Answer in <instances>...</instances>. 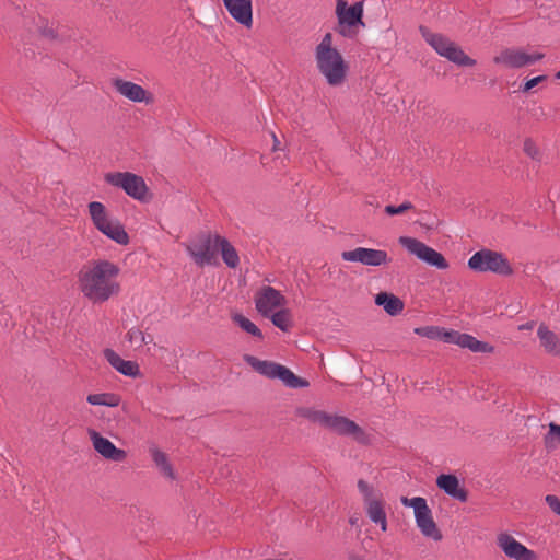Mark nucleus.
I'll list each match as a JSON object with an SVG mask.
<instances>
[{"instance_id": "f257e3e1", "label": "nucleus", "mask_w": 560, "mask_h": 560, "mask_svg": "<svg viewBox=\"0 0 560 560\" xmlns=\"http://www.w3.org/2000/svg\"><path fill=\"white\" fill-rule=\"evenodd\" d=\"M120 268L107 259L91 260L78 272L79 290L93 304H101L120 292Z\"/></svg>"}, {"instance_id": "f03ea898", "label": "nucleus", "mask_w": 560, "mask_h": 560, "mask_svg": "<svg viewBox=\"0 0 560 560\" xmlns=\"http://www.w3.org/2000/svg\"><path fill=\"white\" fill-rule=\"evenodd\" d=\"M315 61L319 73L331 86L341 85L347 77L348 65L342 55L332 46V35L326 33L315 47Z\"/></svg>"}, {"instance_id": "7ed1b4c3", "label": "nucleus", "mask_w": 560, "mask_h": 560, "mask_svg": "<svg viewBox=\"0 0 560 560\" xmlns=\"http://www.w3.org/2000/svg\"><path fill=\"white\" fill-rule=\"evenodd\" d=\"M296 412L300 417L307 419L310 422L319 424L339 435L351 436L361 444L369 443V436L365 431L345 416L332 415L310 407L299 408Z\"/></svg>"}, {"instance_id": "20e7f679", "label": "nucleus", "mask_w": 560, "mask_h": 560, "mask_svg": "<svg viewBox=\"0 0 560 560\" xmlns=\"http://www.w3.org/2000/svg\"><path fill=\"white\" fill-rule=\"evenodd\" d=\"M419 31L427 44L441 57L459 67H472L476 65L475 59L466 55L457 44L443 34L433 33L425 26H420Z\"/></svg>"}, {"instance_id": "39448f33", "label": "nucleus", "mask_w": 560, "mask_h": 560, "mask_svg": "<svg viewBox=\"0 0 560 560\" xmlns=\"http://www.w3.org/2000/svg\"><path fill=\"white\" fill-rule=\"evenodd\" d=\"M336 32L345 38H354L361 27H365L363 21L364 1H357L348 5L346 0L336 2Z\"/></svg>"}, {"instance_id": "423d86ee", "label": "nucleus", "mask_w": 560, "mask_h": 560, "mask_svg": "<svg viewBox=\"0 0 560 560\" xmlns=\"http://www.w3.org/2000/svg\"><path fill=\"white\" fill-rule=\"evenodd\" d=\"M244 361L259 374L270 380L278 378L289 388H304L310 385L307 380L295 375L289 368L273 361L260 360L250 354H245Z\"/></svg>"}, {"instance_id": "0eeeda50", "label": "nucleus", "mask_w": 560, "mask_h": 560, "mask_svg": "<svg viewBox=\"0 0 560 560\" xmlns=\"http://www.w3.org/2000/svg\"><path fill=\"white\" fill-rule=\"evenodd\" d=\"M89 212L94 226L119 245L129 243V235L118 220L108 218L105 206L100 201L89 203Z\"/></svg>"}, {"instance_id": "6e6552de", "label": "nucleus", "mask_w": 560, "mask_h": 560, "mask_svg": "<svg viewBox=\"0 0 560 560\" xmlns=\"http://www.w3.org/2000/svg\"><path fill=\"white\" fill-rule=\"evenodd\" d=\"M468 267L478 272H493L510 276L513 269L502 253L491 249H480L468 259Z\"/></svg>"}, {"instance_id": "1a4fd4ad", "label": "nucleus", "mask_w": 560, "mask_h": 560, "mask_svg": "<svg viewBox=\"0 0 560 560\" xmlns=\"http://www.w3.org/2000/svg\"><path fill=\"white\" fill-rule=\"evenodd\" d=\"M401 503L405 506H410L415 511V520L418 528L424 537L431 538L434 541H440L443 538L441 530L432 516V511L429 508L427 500L421 497L401 498Z\"/></svg>"}, {"instance_id": "9d476101", "label": "nucleus", "mask_w": 560, "mask_h": 560, "mask_svg": "<svg viewBox=\"0 0 560 560\" xmlns=\"http://www.w3.org/2000/svg\"><path fill=\"white\" fill-rule=\"evenodd\" d=\"M105 180L109 185L121 188L131 198L145 201L148 195V186L144 179L130 172L107 173Z\"/></svg>"}, {"instance_id": "9b49d317", "label": "nucleus", "mask_w": 560, "mask_h": 560, "mask_svg": "<svg viewBox=\"0 0 560 560\" xmlns=\"http://www.w3.org/2000/svg\"><path fill=\"white\" fill-rule=\"evenodd\" d=\"M399 244H401L409 253L413 254L417 258L430 266L442 270L448 268V262L441 253L417 238L400 236Z\"/></svg>"}, {"instance_id": "f8f14e48", "label": "nucleus", "mask_w": 560, "mask_h": 560, "mask_svg": "<svg viewBox=\"0 0 560 560\" xmlns=\"http://www.w3.org/2000/svg\"><path fill=\"white\" fill-rule=\"evenodd\" d=\"M545 57L541 52L528 54L520 48H504L494 58L493 62L511 69H518L534 65Z\"/></svg>"}, {"instance_id": "ddd939ff", "label": "nucleus", "mask_w": 560, "mask_h": 560, "mask_svg": "<svg viewBox=\"0 0 560 560\" xmlns=\"http://www.w3.org/2000/svg\"><path fill=\"white\" fill-rule=\"evenodd\" d=\"M214 236L211 234L202 235L200 242L194 243L186 247L188 255L194 259L195 264L199 267L205 265H217V250Z\"/></svg>"}, {"instance_id": "4468645a", "label": "nucleus", "mask_w": 560, "mask_h": 560, "mask_svg": "<svg viewBox=\"0 0 560 560\" xmlns=\"http://www.w3.org/2000/svg\"><path fill=\"white\" fill-rule=\"evenodd\" d=\"M341 258L345 261L360 262L370 267L387 265L392 260L388 257L386 250L365 247H357L352 250H345L341 253Z\"/></svg>"}, {"instance_id": "2eb2a0df", "label": "nucleus", "mask_w": 560, "mask_h": 560, "mask_svg": "<svg viewBox=\"0 0 560 560\" xmlns=\"http://www.w3.org/2000/svg\"><path fill=\"white\" fill-rule=\"evenodd\" d=\"M497 545L504 555L514 560H537L535 551L517 541L512 535L501 533L497 537Z\"/></svg>"}, {"instance_id": "dca6fc26", "label": "nucleus", "mask_w": 560, "mask_h": 560, "mask_svg": "<svg viewBox=\"0 0 560 560\" xmlns=\"http://www.w3.org/2000/svg\"><path fill=\"white\" fill-rule=\"evenodd\" d=\"M285 298L272 287H262L255 296L256 310L264 317H269L272 311L285 304Z\"/></svg>"}, {"instance_id": "f3484780", "label": "nucleus", "mask_w": 560, "mask_h": 560, "mask_svg": "<svg viewBox=\"0 0 560 560\" xmlns=\"http://www.w3.org/2000/svg\"><path fill=\"white\" fill-rule=\"evenodd\" d=\"M113 88L125 98L135 103L150 104L153 102L151 93L145 91L141 85L121 78H115L112 81Z\"/></svg>"}, {"instance_id": "a211bd4d", "label": "nucleus", "mask_w": 560, "mask_h": 560, "mask_svg": "<svg viewBox=\"0 0 560 560\" xmlns=\"http://www.w3.org/2000/svg\"><path fill=\"white\" fill-rule=\"evenodd\" d=\"M443 340L447 343H454L462 348H467L472 352L489 353L493 351V347L488 342L480 341L471 335L454 330L445 331L443 334Z\"/></svg>"}, {"instance_id": "6ab92c4d", "label": "nucleus", "mask_w": 560, "mask_h": 560, "mask_svg": "<svg viewBox=\"0 0 560 560\" xmlns=\"http://www.w3.org/2000/svg\"><path fill=\"white\" fill-rule=\"evenodd\" d=\"M90 438L93 442L94 450L101 454L104 458L113 462H124L127 457L125 450L118 448L107 438L102 436L96 431H90Z\"/></svg>"}, {"instance_id": "aec40b11", "label": "nucleus", "mask_w": 560, "mask_h": 560, "mask_svg": "<svg viewBox=\"0 0 560 560\" xmlns=\"http://www.w3.org/2000/svg\"><path fill=\"white\" fill-rule=\"evenodd\" d=\"M222 2L234 21L247 28L253 25L252 0H225Z\"/></svg>"}, {"instance_id": "412c9836", "label": "nucleus", "mask_w": 560, "mask_h": 560, "mask_svg": "<svg viewBox=\"0 0 560 560\" xmlns=\"http://www.w3.org/2000/svg\"><path fill=\"white\" fill-rule=\"evenodd\" d=\"M103 353L106 361L122 375L129 377L140 376L141 372L139 365L135 361L124 360L117 352L109 348L105 349Z\"/></svg>"}, {"instance_id": "4be33fe9", "label": "nucleus", "mask_w": 560, "mask_h": 560, "mask_svg": "<svg viewBox=\"0 0 560 560\" xmlns=\"http://www.w3.org/2000/svg\"><path fill=\"white\" fill-rule=\"evenodd\" d=\"M436 486L443 490L447 495L460 501L468 500V492L466 489L459 487V481L455 475L442 474L436 478Z\"/></svg>"}, {"instance_id": "5701e85b", "label": "nucleus", "mask_w": 560, "mask_h": 560, "mask_svg": "<svg viewBox=\"0 0 560 560\" xmlns=\"http://www.w3.org/2000/svg\"><path fill=\"white\" fill-rule=\"evenodd\" d=\"M375 304L382 306L390 316L399 315L404 310V302L388 292H380L375 295Z\"/></svg>"}, {"instance_id": "b1692460", "label": "nucleus", "mask_w": 560, "mask_h": 560, "mask_svg": "<svg viewBox=\"0 0 560 560\" xmlns=\"http://www.w3.org/2000/svg\"><path fill=\"white\" fill-rule=\"evenodd\" d=\"M215 245L221 250L222 259L230 268H236L240 264V257L235 247L225 238L220 235H214Z\"/></svg>"}, {"instance_id": "393cba45", "label": "nucleus", "mask_w": 560, "mask_h": 560, "mask_svg": "<svg viewBox=\"0 0 560 560\" xmlns=\"http://www.w3.org/2000/svg\"><path fill=\"white\" fill-rule=\"evenodd\" d=\"M537 336L540 340V345L548 353L558 354L560 352V342L558 336L545 324L539 325Z\"/></svg>"}, {"instance_id": "a878e982", "label": "nucleus", "mask_w": 560, "mask_h": 560, "mask_svg": "<svg viewBox=\"0 0 560 560\" xmlns=\"http://www.w3.org/2000/svg\"><path fill=\"white\" fill-rule=\"evenodd\" d=\"M365 505V511L369 516V518L381 526V529L383 532H386L387 529V520H386V513L384 509V502L381 499H377L372 502H368Z\"/></svg>"}, {"instance_id": "bb28decb", "label": "nucleus", "mask_w": 560, "mask_h": 560, "mask_svg": "<svg viewBox=\"0 0 560 560\" xmlns=\"http://www.w3.org/2000/svg\"><path fill=\"white\" fill-rule=\"evenodd\" d=\"M86 401L93 406L117 407L120 399L116 394L102 393L88 395Z\"/></svg>"}, {"instance_id": "cd10ccee", "label": "nucleus", "mask_w": 560, "mask_h": 560, "mask_svg": "<svg viewBox=\"0 0 560 560\" xmlns=\"http://www.w3.org/2000/svg\"><path fill=\"white\" fill-rule=\"evenodd\" d=\"M152 459L155 463V465L160 468L161 472L171 478L174 479L175 475L172 468V465L167 460V456L165 453L158 448L151 450Z\"/></svg>"}, {"instance_id": "c85d7f7f", "label": "nucleus", "mask_w": 560, "mask_h": 560, "mask_svg": "<svg viewBox=\"0 0 560 560\" xmlns=\"http://www.w3.org/2000/svg\"><path fill=\"white\" fill-rule=\"evenodd\" d=\"M232 319L238 327H241L244 331L252 335L253 337H256L258 339L264 338L261 330L244 315L235 314L232 316Z\"/></svg>"}, {"instance_id": "c756f323", "label": "nucleus", "mask_w": 560, "mask_h": 560, "mask_svg": "<svg viewBox=\"0 0 560 560\" xmlns=\"http://www.w3.org/2000/svg\"><path fill=\"white\" fill-rule=\"evenodd\" d=\"M268 318L282 331H289L291 327V315L288 308H281L278 312L271 313Z\"/></svg>"}, {"instance_id": "7c9ffc66", "label": "nucleus", "mask_w": 560, "mask_h": 560, "mask_svg": "<svg viewBox=\"0 0 560 560\" xmlns=\"http://www.w3.org/2000/svg\"><path fill=\"white\" fill-rule=\"evenodd\" d=\"M126 340L136 348H141L143 345L152 343L153 337L149 336L145 340V334L139 327H131L126 334Z\"/></svg>"}, {"instance_id": "2f4dec72", "label": "nucleus", "mask_w": 560, "mask_h": 560, "mask_svg": "<svg viewBox=\"0 0 560 560\" xmlns=\"http://www.w3.org/2000/svg\"><path fill=\"white\" fill-rule=\"evenodd\" d=\"M415 332L419 336L427 337L429 339H436V338L443 339V334L445 331L442 332L438 327H434V326H425V327L416 328Z\"/></svg>"}, {"instance_id": "473e14b6", "label": "nucleus", "mask_w": 560, "mask_h": 560, "mask_svg": "<svg viewBox=\"0 0 560 560\" xmlns=\"http://www.w3.org/2000/svg\"><path fill=\"white\" fill-rule=\"evenodd\" d=\"M358 489L360 493L363 495L364 504L377 500V498L374 497L373 487L370 486L365 480L360 479L358 481Z\"/></svg>"}, {"instance_id": "72a5a7b5", "label": "nucleus", "mask_w": 560, "mask_h": 560, "mask_svg": "<svg viewBox=\"0 0 560 560\" xmlns=\"http://www.w3.org/2000/svg\"><path fill=\"white\" fill-rule=\"evenodd\" d=\"M524 152L535 161H541L542 153L537 145V142H523Z\"/></svg>"}, {"instance_id": "f704fd0d", "label": "nucleus", "mask_w": 560, "mask_h": 560, "mask_svg": "<svg viewBox=\"0 0 560 560\" xmlns=\"http://www.w3.org/2000/svg\"><path fill=\"white\" fill-rule=\"evenodd\" d=\"M412 208H413V205L410 201H405L400 206L388 205L385 207L384 211L388 215H397V214H402Z\"/></svg>"}, {"instance_id": "c9c22d12", "label": "nucleus", "mask_w": 560, "mask_h": 560, "mask_svg": "<svg viewBox=\"0 0 560 560\" xmlns=\"http://www.w3.org/2000/svg\"><path fill=\"white\" fill-rule=\"evenodd\" d=\"M545 501L548 504V506L550 508V510L555 514L560 516V499L557 495H555V494H547L545 497Z\"/></svg>"}, {"instance_id": "e433bc0d", "label": "nucleus", "mask_w": 560, "mask_h": 560, "mask_svg": "<svg viewBox=\"0 0 560 560\" xmlns=\"http://www.w3.org/2000/svg\"><path fill=\"white\" fill-rule=\"evenodd\" d=\"M40 34L50 39L59 38L57 30L54 27L52 24L48 22L45 25L40 26Z\"/></svg>"}, {"instance_id": "4c0bfd02", "label": "nucleus", "mask_w": 560, "mask_h": 560, "mask_svg": "<svg viewBox=\"0 0 560 560\" xmlns=\"http://www.w3.org/2000/svg\"><path fill=\"white\" fill-rule=\"evenodd\" d=\"M546 80H547V75H537L535 78H532L524 83V85L522 86V92H528L533 88H535L537 84H539L540 82H544Z\"/></svg>"}, {"instance_id": "58836bf2", "label": "nucleus", "mask_w": 560, "mask_h": 560, "mask_svg": "<svg viewBox=\"0 0 560 560\" xmlns=\"http://www.w3.org/2000/svg\"><path fill=\"white\" fill-rule=\"evenodd\" d=\"M549 431L551 434H555L560 442V425L552 422L549 424Z\"/></svg>"}, {"instance_id": "ea45409f", "label": "nucleus", "mask_w": 560, "mask_h": 560, "mask_svg": "<svg viewBox=\"0 0 560 560\" xmlns=\"http://www.w3.org/2000/svg\"><path fill=\"white\" fill-rule=\"evenodd\" d=\"M287 143H288V142H280V141L273 142L272 151H277V150H284V149H285Z\"/></svg>"}, {"instance_id": "a19ab883", "label": "nucleus", "mask_w": 560, "mask_h": 560, "mask_svg": "<svg viewBox=\"0 0 560 560\" xmlns=\"http://www.w3.org/2000/svg\"><path fill=\"white\" fill-rule=\"evenodd\" d=\"M534 326H535V322H528L526 324L520 325L518 329L520 330H530L534 328Z\"/></svg>"}, {"instance_id": "79ce46f5", "label": "nucleus", "mask_w": 560, "mask_h": 560, "mask_svg": "<svg viewBox=\"0 0 560 560\" xmlns=\"http://www.w3.org/2000/svg\"><path fill=\"white\" fill-rule=\"evenodd\" d=\"M349 560H364L363 558H361L360 556H357V555H350L349 556Z\"/></svg>"}, {"instance_id": "37998d69", "label": "nucleus", "mask_w": 560, "mask_h": 560, "mask_svg": "<svg viewBox=\"0 0 560 560\" xmlns=\"http://www.w3.org/2000/svg\"><path fill=\"white\" fill-rule=\"evenodd\" d=\"M555 78L560 80V70L556 73Z\"/></svg>"}, {"instance_id": "c03bdc74", "label": "nucleus", "mask_w": 560, "mask_h": 560, "mask_svg": "<svg viewBox=\"0 0 560 560\" xmlns=\"http://www.w3.org/2000/svg\"><path fill=\"white\" fill-rule=\"evenodd\" d=\"M271 136L273 140H277V136L273 132L271 133Z\"/></svg>"}]
</instances>
